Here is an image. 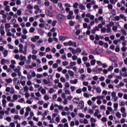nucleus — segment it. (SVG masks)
<instances>
[{
	"label": "nucleus",
	"mask_w": 127,
	"mask_h": 127,
	"mask_svg": "<svg viewBox=\"0 0 127 127\" xmlns=\"http://www.w3.org/2000/svg\"><path fill=\"white\" fill-rule=\"evenodd\" d=\"M76 53H81L82 50H81V49L80 48H77L76 49Z\"/></svg>",
	"instance_id": "473e14b6"
},
{
	"label": "nucleus",
	"mask_w": 127,
	"mask_h": 127,
	"mask_svg": "<svg viewBox=\"0 0 127 127\" xmlns=\"http://www.w3.org/2000/svg\"><path fill=\"white\" fill-rule=\"evenodd\" d=\"M95 53L94 52V51H93L92 52V53H93V54H95V53H96V54H97L98 55H99V54H100V53H99V52H98V48H95Z\"/></svg>",
	"instance_id": "bb28decb"
},
{
	"label": "nucleus",
	"mask_w": 127,
	"mask_h": 127,
	"mask_svg": "<svg viewBox=\"0 0 127 127\" xmlns=\"http://www.w3.org/2000/svg\"><path fill=\"white\" fill-rule=\"evenodd\" d=\"M43 82H44V83L45 84V85H48V84H49V83H50V82H48V81H47V79H44L43 80Z\"/></svg>",
	"instance_id": "5701e85b"
},
{
	"label": "nucleus",
	"mask_w": 127,
	"mask_h": 127,
	"mask_svg": "<svg viewBox=\"0 0 127 127\" xmlns=\"http://www.w3.org/2000/svg\"><path fill=\"white\" fill-rule=\"evenodd\" d=\"M53 92H54V89H53V88H51L49 90V93L50 94H52Z\"/></svg>",
	"instance_id": "37998d69"
},
{
	"label": "nucleus",
	"mask_w": 127,
	"mask_h": 127,
	"mask_svg": "<svg viewBox=\"0 0 127 127\" xmlns=\"http://www.w3.org/2000/svg\"><path fill=\"white\" fill-rule=\"evenodd\" d=\"M34 31H35V28H34L32 27L30 28L29 32H30L31 33H32L34 32Z\"/></svg>",
	"instance_id": "b1692460"
},
{
	"label": "nucleus",
	"mask_w": 127,
	"mask_h": 127,
	"mask_svg": "<svg viewBox=\"0 0 127 127\" xmlns=\"http://www.w3.org/2000/svg\"><path fill=\"white\" fill-rule=\"evenodd\" d=\"M20 115H23L24 114V109L23 108H22L20 110Z\"/></svg>",
	"instance_id": "bf43d9fd"
},
{
	"label": "nucleus",
	"mask_w": 127,
	"mask_h": 127,
	"mask_svg": "<svg viewBox=\"0 0 127 127\" xmlns=\"http://www.w3.org/2000/svg\"><path fill=\"white\" fill-rule=\"evenodd\" d=\"M5 80L8 84H10L12 82V79L11 78L6 79Z\"/></svg>",
	"instance_id": "a211bd4d"
},
{
	"label": "nucleus",
	"mask_w": 127,
	"mask_h": 127,
	"mask_svg": "<svg viewBox=\"0 0 127 127\" xmlns=\"http://www.w3.org/2000/svg\"><path fill=\"white\" fill-rule=\"evenodd\" d=\"M41 94H42L43 95H45V94H46V90H45V89L42 88V89L41 90Z\"/></svg>",
	"instance_id": "aec40b11"
},
{
	"label": "nucleus",
	"mask_w": 127,
	"mask_h": 127,
	"mask_svg": "<svg viewBox=\"0 0 127 127\" xmlns=\"http://www.w3.org/2000/svg\"><path fill=\"white\" fill-rule=\"evenodd\" d=\"M10 28V24H9V23H6L5 24V28L7 29Z\"/></svg>",
	"instance_id": "72a5a7b5"
},
{
	"label": "nucleus",
	"mask_w": 127,
	"mask_h": 127,
	"mask_svg": "<svg viewBox=\"0 0 127 127\" xmlns=\"http://www.w3.org/2000/svg\"><path fill=\"white\" fill-rule=\"evenodd\" d=\"M116 117L118 118L119 119H121V117H122V115H121V113L120 112H118L116 113Z\"/></svg>",
	"instance_id": "cd10ccee"
},
{
	"label": "nucleus",
	"mask_w": 127,
	"mask_h": 127,
	"mask_svg": "<svg viewBox=\"0 0 127 127\" xmlns=\"http://www.w3.org/2000/svg\"><path fill=\"white\" fill-rule=\"evenodd\" d=\"M96 63L99 66H102L103 65V63L100 61H97Z\"/></svg>",
	"instance_id": "de8ad7c7"
},
{
	"label": "nucleus",
	"mask_w": 127,
	"mask_h": 127,
	"mask_svg": "<svg viewBox=\"0 0 127 127\" xmlns=\"http://www.w3.org/2000/svg\"><path fill=\"white\" fill-rule=\"evenodd\" d=\"M96 122H97V120L95 119V118H91L90 119V123H96Z\"/></svg>",
	"instance_id": "393cba45"
},
{
	"label": "nucleus",
	"mask_w": 127,
	"mask_h": 127,
	"mask_svg": "<svg viewBox=\"0 0 127 127\" xmlns=\"http://www.w3.org/2000/svg\"><path fill=\"white\" fill-rule=\"evenodd\" d=\"M120 18L124 19V21H127V17L125 16V14H121L119 16Z\"/></svg>",
	"instance_id": "0eeeda50"
},
{
	"label": "nucleus",
	"mask_w": 127,
	"mask_h": 127,
	"mask_svg": "<svg viewBox=\"0 0 127 127\" xmlns=\"http://www.w3.org/2000/svg\"><path fill=\"white\" fill-rule=\"evenodd\" d=\"M44 99L45 101H47L49 100V96L47 95H45V96L44 97Z\"/></svg>",
	"instance_id": "4c0bfd02"
},
{
	"label": "nucleus",
	"mask_w": 127,
	"mask_h": 127,
	"mask_svg": "<svg viewBox=\"0 0 127 127\" xmlns=\"http://www.w3.org/2000/svg\"><path fill=\"white\" fill-rule=\"evenodd\" d=\"M114 69V66L113 65L110 66L108 68V71H112Z\"/></svg>",
	"instance_id": "0e129e2a"
},
{
	"label": "nucleus",
	"mask_w": 127,
	"mask_h": 127,
	"mask_svg": "<svg viewBox=\"0 0 127 127\" xmlns=\"http://www.w3.org/2000/svg\"><path fill=\"white\" fill-rule=\"evenodd\" d=\"M32 77H35V76H36V73H35V71H32V73H31V75Z\"/></svg>",
	"instance_id": "338daca9"
},
{
	"label": "nucleus",
	"mask_w": 127,
	"mask_h": 127,
	"mask_svg": "<svg viewBox=\"0 0 127 127\" xmlns=\"http://www.w3.org/2000/svg\"><path fill=\"white\" fill-rule=\"evenodd\" d=\"M72 59L73 61H76V60H77V59H78V57L76 55H73L72 57Z\"/></svg>",
	"instance_id": "c756f323"
},
{
	"label": "nucleus",
	"mask_w": 127,
	"mask_h": 127,
	"mask_svg": "<svg viewBox=\"0 0 127 127\" xmlns=\"http://www.w3.org/2000/svg\"><path fill=\"white\" fill-rule=\"evenodd\" d=\"M57 23V21L54 20L53 22H52V26H55L56 25V24Z\"/></svg>",
	"instance_id": "c85d7f7f"
},
{
	"label": "nucleus",
	"mask_w": 127,
	"mask_h": 127,
	"mask_svg": "<svg viewBox=\"0 0 127 127\" xmlns=\"http://www.w3.org/2000/svg\"><path fill=\"white\" fill-rule=\"evenodd\" d=\"M2 104L3 105V107H5L4 105H5V104H6V100L5 99H3L2 100Z\"/></svg>",
	"instance_id": "864d4df0"
},
{
	"label": "nucleus",
	"mask_w": 127,
	"mask_h": 127,
	"mask_svg": "<svg viewBox=\"0 0 127 127\" xmlns=\"http://www.w3.org/2000/svg\"><path fill=\"white\" fill-rule=\"evenodd\" d=\"M4 9L5 10H6V11H9V10H10V9L9 8V6L8 5L6 6Z\"/></svg>",
	"instance_id": "ea45409f"
},
{
	"label": "nucleus",
	"mask_w": 127,
	"mask_h": 127,
	"mask_svg": "<svg viewBox=\"0 0 127 127\" xmlns=\"http://www.w3.org/2000/svg\"><path fill=\"white\" fill-rule=\"evenodd\" d=\"M76 94H81V93H82V90L81 89V88L77 89L76 91Z\"/></svg>",
	"instance_id": "2f4dec72"
},
{
	"label": "nucleus",
	"mask_w": 127,
	"mask_h": 127,
	"mask_svg": "<svg viewBox=\"0 0 127 127\" xmlns=\"http://www.w3.org/2000/svg\"><path fill=\"white\" fill-rule=\"evenodd\" d=\"M78 72L80 73V74H83L84 72V69L80 68L78 69Z\"/></svg>",
	"instance_id": "8fccbe9b"
},
{
	"label": "nucleus",
	"mask_w": 127,
	"mask_h": 127,
	"mask_svg": "<svg viewBox=\"0 0 127 127\" xmlns=\"http://www.w3.org/2000/svg\"><path fill=\"white\" fill-rule=\"evenodd\" d=\"M90 40H95V36L93 35H90L89 36Z\"/></svg>",
	"instance_id": "e433bc0d"
},
{
	"label": "nucleus",
	"mask_w": 127,
	"mask_h": 127,
	"mask_svg": "<svg viewBox=\"0 0 127 127\" xmlns=\"http://www.w3.org/2000/svg\"><path fill=\"white\" fill-rule=\"evenodd\" d=\"M5 62V60H4V59H2V60L0 61V63L1 65H4Z\"/></svg>",
	"instance_id": "4d7b16f0"
},
{
	"label": "nucleus",
	"mask_w": 127,
	"mask_h": 127,
	"mask_svg": "<svg viewBox=\"0 0 127 127\" xmlns=\"http://www.w3.org/2000/svg\"><path fill=\"white\" fill-rule=\"evenodd\" d=\"M64 86L65 88H69V87H70V84H69V82H66L64 84Z\"/></svg>",
	"instance_id": "052dcab7"
},
{
	"label": "nucleus",
	"mask_w": 127,
	"mask_h": 127,
	"mask_svg": "<svg viewBox=\"0 0 127 127\" xmlns=\"http://www.w3.org/2000/svg\"><path fill=\"white\" fill-rule=\"evenodd\" d=\"M108 7L109 10L113 9V5L112 4H109Z\"/></svg>",
	"instance_id": "a19ab883"
},
{
	"label": "nucleus",
	"mask_w": 127,
	"mask_h": 127,
	"mask_svg": "<svg viewBox=\"0 0 127 127\" xmlns=\"http://www.w3.org/2000/svg\"><path fill=\"white\" fill-rule=\"evenodd\" d=\"M61 81L62 82V83H65V82H66V79H65L64 77H61Z\"/></svg>",
	"instance_id": "6e6d98bb"
},
{
	"label": "nucleus",
	"mask_w": 127,
	"mask_h": 127,
	"mask_svg": "<svg viewBox=\"0 0 127 127\" xmlns=\"http://www.w3.org/2000/svg\"><path fill=\"white\" fill-rule=\"evenodd\" d=\"M68 73L69 74L70 77H74V72L73 71L68 70Z\"/></svg>",
	"instance_id": "dca6fc26"
},
{
	"label": "nucleus",
	"mask_w": 127,
	"mask_h": 127,
	"mask_svg": "<svg viewBox=\"0 0 127 127\" xmlns=\"http://www.w3.org/2000/svg\"><path fill=\"white\" fill-rule=\"evenodd\" d=\"M31 57H32V56H31V54L29 55V56H28L27 62H28V61H29V63H30V60L31 59Z\"/></svg>",
	"instance_id": "a18cd8bd"
},
{
	"label": "nucleus",
	"mask_w": 127,
	"mask_h": 127,
	"mask_svg": "<svg viewBox=\"0 0 127 127\" xmlns=\"http://www.w3.org/2000/svg\"><path fill=\"white\" fill-rule=\"evenodd\" d=\"M53 68H58V64L55 63L53 65Z\"/></svg>",
	"instance_id": "774afa93"
},
{
	"label": "nucleus",
	"mask_w": 127,
	"mask_h": 127,
	"mask_svg": "<svg viewBox=\"0 0 127 127\" xmlns=\"http://www.w3.org/2000/svg\"><path fill=\"white\" fill-rule=\"evenodd\" d=\"M79 8L81 9V10H85V9H86V7L84 5V4L80 3L79 5Z\"/></svg>",
	"instance_id": "39448f33"
},
{
	"label": "nucleus",
	"mask_w": 127,
	"mask_h": 127,
	"mask_svg": "<svg viewBox=\"0 0 127 127\" xmlns=\"http://www.w3.org/2000/svg\"><path fill=\"white\" fill-rule=\"evenodd\" d=\"M27 8L28 9H33V6H32L31 5L29 4L27 6Z\"/></svg>",
	"instance_id": "f704fd0d"
},
{
	"label": "nucleus",
	"mask_w": 127,
	"mask_h": 127,
	"mask_svg": "<svg viewBox=\"0 0 127 127\" xmlns=\"http://www.w3.org/2000/svg\"><path fill=\"white\" fill-rule=\"evenodd\" d=\"M121 112L122 113V114H124L126 112V108L125 107H122L121 108Z\"/></svg>",
	"instance_id": "a878e982"
},
{
	"label": "nucleus",
	"mask_w": 127,
	"mask_h": 127,
	"mask_svg": "<svg viewBox=\"0 0 127 127\" xmlns=\"http://www.w3.org/2000/svg\"><path fill=\"white\" fill-rule=\"evenodd\" d=\"M83 61L86 62V61H88V58L87 57H83L82 58Z\"/></svg>",
	"instance_id": "680f3d73"
},
{
	"label": "nucleus",
	"mask_w": 127,
	"mask_h": 127,
	"mask_svg": "<svg viewBox=\"0 0 127 127\" xmlns=\"http://www.w3.org/2000/svg\"><path fill=\"white\" fill-rule=\"evenodd\" d=\"M25 97L27 99H28L29 97H30V94L28 93V92H26L25 93Z\"/></svg>",
	"instance_id": "3c124183"
},
{
	"label": "nucleus",
	"mask_w": 127,
	"mask_h": 127,
	"mask_svg": "<svg viewBox=\"0 0 127 127\" xmlns=\"http://www.w3.org/2000/svg\"><path fill=\"white\" fill-rule=\"evenodd\" d=\"M70 90L71 91V92H74V91H75V90H76V88L75 87V86H70Z\"/></svg>",
	"instance_id": "603ef678"
},
{
	"label": "nucleus",
	"mask_w": 127,
	"mask_h": 127,
	"mask_svg": "<svg viewBox=\"0 0 127 127\" xmlns=\"http://www.w3.org/2000/svg\"><path fill=\"white\" fill-rule=\"evenodd\" d=\"M56 18L58 20H61L62 19H64V18H65V16L63 14L59 13L56 15Z\"/></svg>",
	"instance_id": "f257e3e1"
},
{
	"label": "nucleus",
	"mask_w": 127,
	"mask_h": 127,
	"mask_svg": "<svg viewBox=\"0 0 127 127\" xmlns=\"http://www.w3.org/2000/svg\"><path fill=\"white\" fill-rule=\"evenodd\" d=\"M69 50H70V51H71V53H72V54L75 55L76 54V53H77V52L76 51V50L70 47L68 48Z\"/></svg>",
	"instance_id": "6e6552de"
},
{
	"label": "nucleus",
	"mask_w": 127,
	"mask_h": 127,
	"mask_svg": "<svg viewBox=\"0 0 127 127\" xmlns=\"http://www.w3.org/2000/svg\"><path fill=\"white\" fill-rule=\"evenodd\" d=\"M111 13L113 15H116V14H117L116 10H115L114 9H113L111 10Z\"/></svg>",
	"instance_id": "6ab92c4d"
},
{
	"label": "nucleus",
	"mask_w": 127,
	"mask_h": 127,
	"mask_svg": "<svg viewBox=\"0 0 127 127\" xmlns=\"http://www.w3.org/2000/svg\"><path fill=\"white\" fill-rule=\"evenodd\" d=\"M79 4L78 2H75L73 5L74 8H78V6H79Z\"/></svg>",
	"instance_id": "9d476101"
},
{
	"label": "nucleus",
	"mask_w": 127,
	"mask_h": 127,
	"mask_svg": "<svg viewBox=\"0 0 127 127\" xmlns=\"http://www.w3.org/2000/svg\"><path fill=\"white\" fill-rule=\"evenodd\" d=\"M44 4L46 6H49L50 5V2L49 1H45Z\"/></svg>",
	"instance_id": "c03bdc74"
},
{
	"label": "nucleus",
	"mask_w": 127,
	"mask_h": 127,
	"mask_svg": "<svg viewBox=\"0 0 127 127\" xmlns=\"http://www.w3.org/2000/svg\"><path fill=\"white\" fill-rule=\"evenodd\" d=\"M79 98H77L76 97H74V98L72 99V102L73 103H75V104H77V105H78V104H79Z\"/></svg>",
	"instance_id": "423d86ee"
},
{
	"label": "nucleus",
	"mask_w": 127,
	"mask_h": 127,
	"mask_svg": "<svg viewBox=\"0 0 127 127\" xmlns=\"http://www.w3.org/2000/svg\"><path fill=\"white\" fill-rule=\"evenodd\" d=\"M81 55H85V56H87V55H88V54H87L86 51H83L81 53Z\"/></svg>",
	"instance_id": "69168bd1"
},
{
	"label": "nucleus",
	"mask_w": 127,
	"mask_h": 127,
	"mask_svg": "<svg viewBox=\"0 0 127 127\" xmlns=\"http://www.w3.org/2000/svg\"><path fill=\"white\" fill-rule=\"evenodd\" d=\"M38 31L41 35H43L44 34V31L41 28L38 29Z\"/></svg>",
	"instance_id": "4468645a"
},
{
	"label": "nucleus",
	"mask_w": 127,
	"mask_h": 127,
	"mask_svg": "<svg viewBox=\"0 0 127 127\" xmlns=\"http://www.w3.org/2000/svg\"><path fill=\"white\" fill-rule=\"evenodd\" d=\"M28 86L25 85L24 87V92H26V93H28Z\"/></svg>",
	"instance_id": "412c9836"
},
{
	"label": "nucleus",
	"mask_w": 127,
	"mask_h": 127,
	"mask_svg": "<svg viewBox=\"0 0 127 127\" xmlns=\"http://www.w3.org/2000/svg\"><path fill=\"white\" fill-rule=\"evenodd\" d=\"M21 37H22V39H23V40L26 39L27 38L26 35H25V34L22 35Z\"/></svg>",
	"instance_id": "09e8293b"
},
{
	"label": "nucleus",
	"mask_w": 127,
	"mask_h": 127,
	"mask_svg": "<svg viewBox=\"0 0 127 127\" xmlns=\"http://www.w3.org/2000/svg\"><path fill=\"white\" fill-rule=\"evenodd\" d=\"M66 39V36H61L59 38L60 41H64Z\"/></svg>",
	"instance_id": "9b49d317"
},
{
	"label": "nucleus",
	"mask_w": 127,
	"mask_h": 127,
	"mask_svg": "<svg viewBox=\"0 0 127 127\" xmlns=\"http://www.w3.org/2000/svg\"><path fill=\"white\" fill-rule=\"evenodd\" d=\"M120 45H118L116 46V48L115 49V51L116 52H119L120 51Z\"/></svg>",
	"instance_id": "ddd939ff"
},
{
	"label": "nucleus",
	"mask_w": 127,
	"mask_h": 127,
	"mask_svg": "<svg viewBox=\"0 0 127 127\" xmlns=\"http://www.w3.org/2000/svg\"><path fill=\"white\" fill-rule=\"evenodd\" d=\"M13 99L14 101H16V100H17V99H18L17 95L14 94L13 96Z\"/></svg>",
	"instance_id": "79ce46f5"
},
{
	"label": "nucleus",
	"mask_w": 127,
	"mask_h": 127,
	"mask_svg": "<svg viewBox=\"0 0 127 127\" xmlns=\"http://www.w3.org/2000/svg\"><path fill=\"white\" fill-rule=\"evenodd\" d=\"M96 91L97 93H98V94H100V93H101L102 92V90H101V88H100V87H99V86H98L96 88Z\"/></svg>",
	"instance_id": "f3484780"
},
{
	"label": "nucleus",
	"mask_w": 127,
	"mask_h": 127,
	"mask_svg": "<svg viewBox=\"0 0 127 127\" xmlns=\"http://www.w3.org/2000/svg\"><path fill=\"white\" fill-rule=\"evenodd\" d=\"M63 66H66V65H68V62H67V61L63 62Z\"/></svg>",
	"instance_id": "e2e57ef3"
},
{
	"label": "nucleus",
	"mask_w": 127,
	"mask_h": 127,
	"mask_svg": "<svg viewBox=\"0 0 127 127\" xmlns=\"http://www.w3.org/2000/svg\"><path fill=\"white\" fill-rule=\"evenodd\" d=\"M46 58L48 59H52V55H46Z\"/></svg>",
	"instance_id": "5fc2aeb1"
},
{
	"label": "nucleus",
	"mask_w": 127,
	"mask_h": 127,
	"mask_svg": "<svg viewBox=\"0 0 127 127\" xmlns=\"http://www.w3.org/2000/svg\"><path fill=\"white\" fill-rule=\"evenodd\" d=\"M79 33H81V30H79V29H78L76 31H75V34L76 35H79Z\"/></svg>",
	"instance_id": "13d9d810"
},
{
	"label": "nucleus",
	"mask_w": 127,
	"mask_h": 127,
	"mask_svg": "<svg viewBox=\"0 0 127 127\" xmlns=\"http://www.w3.org/2000/svg\"><path fill=\"white\" fill-rule=\"evenodd\" d=\"M90 64L92 66H94L96 64V60H92L90 62Z\"/></svg>",
	"instance_id": "4be33fe9"
},
{
	"label": "nucleus",
	"mask_w": 127,
	"mask_h": 127,
	"mask_svg": "<svg viewBox=\"0 0 127 127\" xmlns=\"http://www.w3.org/2000/svg\"><path fill=\"white\" fill-rule=\"evenodd\" d=\"M2 53L3 54V57H6V56H7L8 52L7 51V50H4L3 52H2Z\"/></svg>",
	"instance_id": "2eb2a0df"
},
{
	"label": "nucleus",
	"mask_w": 127,
	"mask_h": 127,
	"mask_svg": "<svg viewBox=\"0 0 127 127\" xmlns=\"http://www.w3.org/2000/svg\"><path fill=\"white\" fill-rule=\"evenodd\" d=\"M70 83H71V84H77V83H78V79H74V80H70Z\"/></svg>",
	"instance_id": "f8f14e48"
},
{
	"label": "nucleus",
	"mask_w": 127,
	"mask_h": 127,
	"mask_svg": "<svg viewBox=\"0 0 127 127\" xmlns=\"http://www.w3.org/2000/svg\"><path fill=\"white\" fill-rule=\"evenodd\" d=\"M54 12H56V11H50L49 10H46V14H47V15H48V16H49L50 17H52V16H53V15H54L53 14V13H54Z\"/></svg>",
	"instance_id": "7ed1b4c3"
},
{
	"label": "nucleus",
	"mask_w": 127,
	"mask_h": 127,
	"mask_svg": "<svg viewBox=\"0 0 127 127\" xmlns=\"http://www.w3.org/2000/svg\"><path fill=\"white\" fill-rule=\"evenodd\" d=\"M27 78L29 80H30V79H31L32 78V76H31V75H30V73L27 74Z\"/></svg>",
	"instance_id": "49530a36"
},
{
	"label": "nucleus",
	"mask_w": 127,
	"mask_h": 127,
	"mask_svg": "<svg viewBox=\"0 0 127 127\" xmlns=\"http://www.w3.org/2000/svg\"><path fill=\"white\" fill-rule=\"evenodd\" d=\"M121 32H122V34L123 35H125V36H127V31H126L125 29L122 28L121 29Z\"/></svg>",
	"instance_id": "1a4fd4ad"
},
{
	"label": "nucleus",
	"mask_w": 127,
	"mask_h": 127,
	"mask_svg": "<svg viewBox=\"0 0 127 127\" xmlns=\"http://www.w3.org/2000/svg\"><path fill=\"white\" fill-rule=\"evenodd\" d=\"M95 40H96L97 41H99V40H100V36H99V35L98 34L96 35Z\"/></svg>",
	"instance_id": "c9c22d12"
},
{
	"label": "nucleus",
	"mask_w": 127,
	"mask_h": 127,
	"mask_svg": "<svg viewBox=\"0 0 127 127\" xmlns=\"http://www.w3.org/2000/svg\"><path fill=\"white\" fill-rule=\"evenodd\" d=\"M77 109L78 110H83L84 109V102L83 101L79 102Z\"/></svg>",
	"instance_id": "f03ea898"
},
{
	"label": "nucleus",
	"mask_w": 127,
	"mask_h": 127,
	"mask_svg": "<svg viewBox=\"0 0 127 127\" xmlns=\"http://www.w3.org/2000/svg\"><path fill=\"white\" fill-rule=\"evenodd\" d=\"M68 24L70 26H74V25L75 24V23H74L72 21H70L69 22Z\"/></svg>",
	"instance_id": "58836bf2"
},
{
	"label": "nucleus",
	"mask_w": 127,
	"mask_h": 127,
	"mask_svg": "<svg viewBox=\"0 0 127 127\" xmlns=\"http://www.w3.org/2000/svg\"><path fill=\"white\" fill-rule=\"evenodd\" d=\"M14 120H18L19 119V120H21V119L20 118V117L18 115H15L14 116Z\"/></svg>",
	"instance_id": "7c9ffc66"
},
{
	"label": "nucleus",
	"mask_w": 127,
	"mask_h": 127,
	"mask_svg": "<svg viewBox=\"0 0 127 127\" xmlns=\"http://www.w3.org/2000/svg\"><path fill=\"white\" fill-rule=\"evenodd\" d=\"M58 5H59V8L62 11H65V10L64 9V8H63V5H62V3L59 2L58 4Z\"/></svg>",
	"instance_id": "20e7f679"
}]
</instances>
